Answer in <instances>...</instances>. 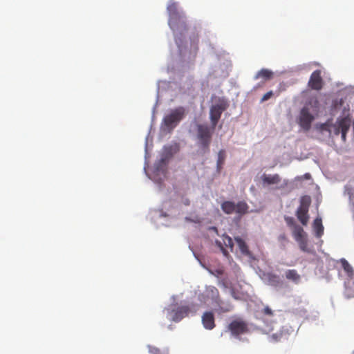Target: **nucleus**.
I'll return each instance as SVG.
<instances>
[{"mask_svg": "<svg viewBox=\"0 0 354 354\" xmlns=\"http://www.w3.org/2000/svg\"><path fill=\"white\" fill-rule=\"evenodd\" d=\"M214 131V129L212 126L209 127L206 124H198L196 125L197 145L203 153H207L209 151Z\"/></svg>", "mask_w": 354, "mask_h": 354, "instance_id": "nucleus-1", "label": "nucleus"}, {"mask_svg": "<svg viewBox=\"0 0 354 354\" xmlns=\"http://www.w3.org/2000/svg\"><path fill=\"white\" fill-rule=\"evenodd\" d=\"M167 10L169 14V24L171 28L182 35L183 32L187 29L185 17L178 13L176 3L169 5Z\"/></svg>", "mask_w": 354, "mask_h": 354, "instance_id": "nucleus-2", "label": "nucleus"}, {"mask_svg": "<svg viewBox=\"0 0 354 354\" xmlns=\"http://www.w3.org/2000/svg\"><path fill=\"white\" fill-rule=\"evenodd\" d=\"M185 109L183 106H179L171 111V113L163 118V124L167 130L171 131L184 118Z\"/></svg>", "mask_w": 354, "mask_h": 354, "instance_id": "nucleus-3", "label": "nucleus"}, {"mask_svg": "<svg viewBox=\"0 0 354 354\" xmlns=\"http://www.w3.org/2000/svg\"><path fill=\"white\" fill-rule=\"evenodd\" d=\"M248 205L243 201H239L235 204L232 201H224L221 204V209L227 214L236 213L239 215L245 214L248 212Z\"/></svg>", "mask_w": 354, "mask_h": 354, "instance_id": "nucleus-4", "label": "nucleus"}, {"mask_svg": "<svg viewBox=\"0 0 354 354\" xmlns=\"http://www.w3.org/2000/svg\"><path fill=\"white\" fill-rule=\"evenodd\" d=\"M311 203V199L308 196L301 197L300 205L296 212V216L298 220L303 225H306L309 220L308 209Z\"/></svg>", "mask_w": 354, "mask_h": 354, "instance_id": "nucleus-5", "label": "nucleus"}, {"mask_svg": "<svg viewBox=\"0 0 354 354\" xmlns=\"http://www.w3.org/2000/svg\"><path fill=\"white\" fill-rule=\"evenodd\" d=\"M166 311L171 320L178 322L188 315L190 309L187 306H181L174 308H168L166 309Z\"/></svg>", "mask_w": 354, "mask_h": 354, "instance_id": "nucleus-6", "label": "nucleus"}, {"mask_svg": "<svg viewBox=\"0 0 354 354\" xmlns=\"http://www.w3.org/2000/svg\"><path fill=\"white\" fill-rule=\"evenodd\" d=\"M351 126V119L348 117H344L337 119L336 122L333 124V132L335 135L341 133L342 139L345 141L346 133Z\"/></svg>", "mask_w": 354, "mask_h": 354, "instance_id": "nucleus-7", "label": "nucleus"}, {"mask_svg": "<svg viewBox=\"0 0 354 354\" xmlns=\"http://www.w3.org/2000/svg\"><path fill=\"white\" fill-rule=\"evenodd\" d=\"M227 328L231 332L232 335L235 337L245 334L249 330L248 323L240 318L231 322Z\"/></svg>", "mask_w": 354, "mask_h": 354, "instance_id": "nucleus-8", "label": "nucleus"}, {"mask_svg": "<svg viewBox=\"0 0 354 354\" xmlns=\"http://www.w3.org/2000/svg\"><path fill=\"white\" fill-rule=\"evenodd\" d=\"M225 109V104H216L213 105L210 109V120L213 129H215L219 119L221 118L223 111Z\"/></svg>", "mask_w": 354, "mask_h": 354, "instance_id": "nucleus-9", "label": "nucleus"}, {"mask_svg": "<svg viewBox=\"0 0 354 354\" xmlns=\"http://www.w3.org/2000/svg\"><path fill=\"white\" fill-rule=\"evenodd\" d=\"M322 72L320 70H316L311 74L308 85V86L315 91H319L322 88L324 81L322 77Z\"/></svg>", "mask_w": 354, "mask_h": 354, "instance_id": "nucleus-10", "label": "nucleus"}, {"mask_svg": "<svg viewBox=\"0 0 354 354\" xmlns=\"http://www.w3.org/2000/svg\"><path fill=\"white\" fill-rule=\"evenodd\" d=\"M314 117L309 113L307 108H303L301 110L299 124L304 130L308 131L310 129Z\"/></svg>", "mask_w": 354, "mask_h": 354, "instance_id": "nucleus-11", "label": "nucleus"}, {"mask_svg": "<svg viewBox=\"0 0 354 354\" xmlns=\"http://www.w3.org/2000/svg\"><path fill=\"white\" fill-rule=\"evenodd\" d=\"M214 304L216 306V311L219 314L230 312L233 309V305L230 301L222 300L220 297Z\"/></svg>", "mask_w": 354, "mask_h": 354, "instance_id": "nucleus-12", "label": "nucleus"}, {"mask_svg": "<svg viewBox=\"0 0 354 354\" xmlns=\"http://www.w3.org/2000/svg\"><path fill=\"white\" fill-rule=\"evenodd\" d=\"M202 323L205 328L212 330L215 327L214 316L212 312H205L202 316Z\"/></svg>", "mask_w": 354, "mask_h": 354, "instance_id": "nucleus-13", "label": "nucleus"}, {"mask_svg": "<svg viewBox=\"0 0 354 354\" xmlns=\"http://www.w3.org/2000/svg\"><path fill=\"white\" fill-rule=\"evenodd\" d=\"M285 277L286 279L291 281L295 284L299 283L301 281V275L295 269L287 270L285 272Z\"/></svg>", "mask_w": 354, "mask_h": 354, "instance_id": "nucleus-14", "label": "nucleus"}, {"mask_svg": "<svg viewBox=\"0 0 354 354\" xmlns=\"http://www.w3.org/2000/svg\"><path fill=\"white\" fill-rule=\"evenodd\" d=\"M262 181L266 185H274L278 184L281 181V178L279 174H276L274 175L263 174L261 176Z\"/></svg>", "mask_w": 354, "mask_h": 354, "instance_id": "nucleus-15", "label": "nucleus"}, {"mask_svg": "<svg viewBox=\"0 0 354 354\" xmlns=\"http://www.w3.org/2000/svg\"><path fill=\"white\" fill-rule=\"evenodd\" d=\"M313 227L315 236L318 238H320L324 234V226L322 225V221L320 217H317L314 220Z\"/></svg>", "mask_w": 354, "mask_h": 354, "instance_id": "nucleus-16", "label": "nucleus"}, {"mask_svg": "<svg viewBox=\"0 0 354 354\" xmlns=\"http://www.w3.org/2000/svg\"><path fill=\"white\" fill-rule=\"evenodd\" d=\"M234 240L236 242L241 252L244 255H249L250 250L245 241L239 236L235 237Z\"/></svg>", "mask_w": 354, "mask_h": 354, "instance_id": "nucleus-17", "label": "nucleus"}, {"mask_svg": "<svg viewBox=\"0 0 354 354\" xmlns=\"http://www.w3.org/2000/svg\"><path fill=\"white\" fill-rule=\"evenodd\" d=\"M206 295L207 297H209L213 303L219 297V292L218 289L212 286H209L206 288Z\"/></svg>", "mask_w": 354, "mask_h": 354, "instance_id": "nucleus-18", "label": "nucleus"}, {"mask_svg": "<svg viewBox=\"0 0 354 354\" xmlns=\"http://www.w3.org/2000/svg\"><path fill=\"white\" fill-rule=\"evenodd\" d=\"M273 77V73L269 69L263 68L260 70L257 75H255L254 78L256 80L262 78L264 80H269L272 79Z\"/></svg>", "mask_w": 354, "mask_h": 354, "instance_id": "nucleus-19", "label": "nucleus"}, {"mask_svg": "<svg viewBox=\"0 0 354 354\" xmlns=\"http://www.w3.org/2000/svg\"><path fill=\"white\" fill-rule=\"evenodd\" d=\"M292 234L296 241H299L305 238V232L303 228L299 225L295 227Z\"/></svg>", "mask_w": 354, "mask_h": 354, "instance_id": "nucleus-20", "label": "nucleus"}, {"mask_svg": "<svg viewBox=\"0 0 354 354\" xmlns=\"http://www.w3.org/2000/svg\"><path fill=\"white\" fill-rule=\"evenodd\" d=\"M267 279L269 284L273 286H278L281 283L280 278L278 275L272 273L267 274Z\"/></svg>", "mask_w": 354, "mask_h": 354, "instance_id": "nucleus-21", "label": "nucleus"}, {"mask_svg": "<svg viewBox=\"0 0 354 354\" xmlns=\"http://www.w3.org/2000/svg\"><path fill=\"white\" fill-rule=\"evenodd\" d=\"M225 150H220L218 153V160H217V169L220 171L223 165L224 164L225 160Z\"/></svg>", "mask_w": 354, "mask_h": 354, "instance_id": "nucleus-22", "label": "nucleus"}, {"mask_svg": "<svg viewBox=\"0 0 354 354\" xmlns=\"http://www.w3.org/2000/svg\"><path fill=\"white\" fill-rule=\"evenodd\" d=\"M341 263L344 271L349 276L352 275L354 271L351 266L348 263V262L346 259H342Z\"/></svg>", "mask_w": 354, "mask_h": 354, "instance_id": "nucleus-23", "label": "nucleus"}, {"mask_svg": "<svg viewBox=\"0 0 354 354\" xmlns=\"http://www.w3.org/2000/svg\"><path fill=\"white\" fill-rule=\"evenodd\" d=\"M283 333L281 332H277L273 333L269 338L272 342H277L281 340Z\"/></svg>", "mask_w": 354, "mask_h": 354, "instance_id": "nucleus-24", "label": "nucleus"}, {"mask_svg": "<svg viewBox=\"0 0 354 354\" xmlns=\"http://www.w3.org/2000/svg\"><path fill=\"white\" fill-rule=\"evenodd\" d=\"M223 241L225 246L232 250L234 245L232 239L228 236H223Z\"/></svg>", "mask_w": 354, "mask_h": 354, "instance_id": "nucleus-25", "label": "nucleus"}, {"mask_svg": "<svg viewBox=\"0 0 354 354\" xmlns=\"http://www.w3.org/2000/svg\"><path fill=\"white\" fill-rule=\"evenodd\" d=\"M278 240L282 245L283 248H285L286 243L288 242V239L285 233L281 234L278 237Z\"/></svg>", "mask_w": 354, "mask_h": 354, "instance_id": "nucleus-26", "label": "nucleus"}, {"mask_svg": "<svg viewBox=\"0 0 354 354\" xmlns=\"http://www.w3.org/2000/svg\"><path fill=\"white\" fill-rule=\"evenodd\" d=\"M298 243H299V248L304 251V252H308V248H307V241L306 240V239H301L299 240V241H297Z\"/></svg>", "mask_w": 354, "mask_h": 354, "instance_id": "nucleus-27", "label": "nucleus"}, {"mask_svg": "<svg viewBox=\"0 0 354 354\" xmlns=\"http://www.w3.org/2000/svg\"><path fill=\"white\" fill-rule=\"evenodd\" d=\"M261 313L263 315L268 316V317H272L274 315L273 311L269 306H266L265 308H263V309H262V310H261Z\"/></svg>", "mask_w": 354, "mask_h": 354, "instance_id": "nucleus-28", "label": "nucleus"}, {"mask_svg": "<svg viewBox=\"0 0 354 354\" xmlns=\"http://www.w3.org/2000/svg\"><path fill=\"white\" fill-rule=\"evenodd\" d=\"M262 333L265 334H270L273 331V327L272 326L268 325L266 327H262L260 328Z\"/></svg>", "mask_w": 354, "mask_h": 354, "instance_id": "nucleus-29", "label": "nucleus"}, {"mask_svg": "<svg viewBox=\"0 0 354 354\" xmlns=\"http://www.w3.org/2000/svg\"><path fill=\"white\" fill-rule=\"evenodd\" d=\"M149 351L151 354H162L159 348L154 346H149Z\"/></svg>", "mask_w": 354, "mask_h": 354, "instance_id": "nucleus-30", "label": "nucleus"}, {"mask_svg": "<svg viewBox=\"0 0 354 354\" xmlns=\"http://www.w3.org/2000/svg\"><path fill=\"white\" fill-rule=\"evenodd\" d=\"M272 95H273V92L272 91L267 92L266 93H265L263 95V97L261 98V102H265V101L268 100Z\"/></svg>", "mask_w": 354, "mask_h": 354, "instance_id": "nucleus-31", "label": "nucleus"}, {"mask_svg": "<svg viewBox=\"0 0 354 354\" xmlns=\"http://www.w3.org/2000/svg\"><path fill=\"white\" fill-rule=\"evenodd\" d=\"M165 150L167 153H169V156H171L172 155V152H171V150H172V146H169V147H165Z\"/></svg>", "mask_w": 354, "mask_h": 354, "instance_id": "nucleus-32", "label": "nucleus"}, {"mask_svg": "<svg viewBox=\"0 0 354 354\" xmlns=\"http://www.w3.org/2000/svg\"><path fill=\"white\" fill-rule=\"evenodd\" d=\"M175 40H176V44L180 47L182 44V42H181V40H180V38H178L177 37V35L176 36V38H175Z\"/></svg>", "mask_w": 354, "mask_h": 354, "instance_id": "nucleus-33", "label": "nucleus"}, {"mask_svg": "<svg viewBox=\"0 0 354 354\" xmlns=\"http://www.w3.org/2000/svg\"><path fill=\"white\" fill-rule=\"evenodd\" d=\"M289 225H291L292 223L293 219L292 218H287L286 219Z\"/></svg>", "mask_w": 354, "mask_h": 354, "instance_id": "nucleus-34", "label": "nucleus"}, {"mask_svg": "<svg viewBox=\"0 0 354 354\" xmlns=\"http://www.w3.org/2000/svg\"><path fill=\"white\" fill-rule=\"evenodd\" d=\"M167 158H162L160 160L161 163L165 164L166 162Z\"/></svg>", "mask_w": 354, "mask_h": 354, "instance_id": "nucleus-35", "label": "nucleus"}, {"mask_svg": "<svg viewBox=\"0 0 354 354\" xmlns=\"http://www.w3.org/2000/svg\"><path fill=\"white\" fill-rule=\"evenodd\" d=\"M221 250L225 255H227V251L220 245Z\"/></svg>", "mask_w": 354, "mask_h": 354, "instance_id": "nucleus-36", "label": "nucleus"}, {"mask_svg": "<svg viewBox=\"0 0 354 354\" xmlns=\"http://www.w3.org/2000/svg\"><path fill=\"white\" fill-rule=\"evenodd\" d=\"M305 177H306V179H308V178H310V175L309 174H305Z\"/></svg>", "mask_w": 354, "mask_h": 354, "instance_id": "nucleus-37", "label": "nucleus"}]
</instances>
